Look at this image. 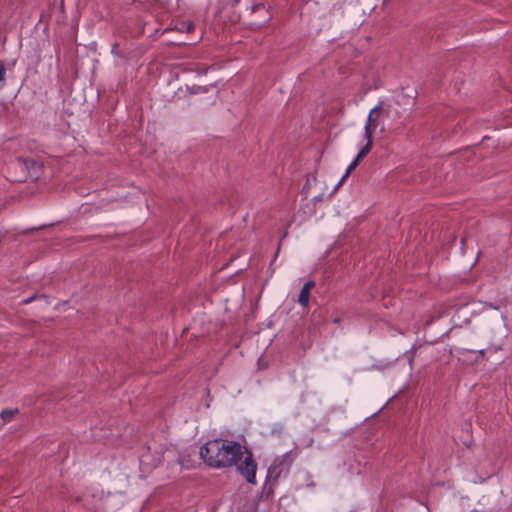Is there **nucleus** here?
<instances>
[{"mask_svg":"<svg viewBox=\"0 0 512 512\" xmlns=\"http://www.w3.org/2000/svg\"><path fill=\"white\" fill-rule=\"evenodd\" d=\"M200 457L212 468L236 466L247 482L255 483L257 464L252 453L239 442L222 438L210 440L200 448Z\"/></svg>","mask_w":512,"mask_h":512,"instance_id":"1","label":"nucleus"},{"mask_svg":"<svg viewBox=\"0 0 512 512\" xmlns=\"http://www.w3.org/2000/svg\"><path fill=\"white\" fill-rule=\"evenodd\" d=\"M382 115H388L387 111L382 109L381 104L375 106L369 113L365 127L364 136L373 135V131L377 128L379 119Z\"/></svg>","mask_w":512,"mask_h":512,"instance_id":"2","label":"nucleus"},{"mask_svg":"<svg viewBox=\"0 0 512 512\" xmlns=\"http://www.w3.org/2000/svg\"><path fill=\"white\" fill-rule=\"evenodd\" d=\"M250 14L253 16L257 14L256 17H253L250 20V25L260 27L263 24L267 23L271 19V15L266 9L265 5L262 3L253 4L250 8Z\"/></svg>","mask_w":512,"mask_h":512,"instance_id":"3","label":"nucleus"},{"mask_svg":"<svg viewBox=\"0 0 512 512\" xmlns=\"http://www.w3.org/2000/svg\"><path fill=\"white\" fill-rule=\"evenodd\" d=\"M314 286H315V282L311 280V281L306 282L304 284V286L302 287L299 297H298V302L302 307L308 306L309 298H310V290Z\"/></svg>","mask_w":512,"mask_h":512,"instance_id":"4","label":"nucleus"},{"mask_svg":"<svg viewBox=\"0 0 512 512\" xmlns=\"http://www.w3.org/2000/svg\"><path fill=\"white\" fill-rule=\"evenodd\" d=\"M356 168V166L351 162L350 165L347 167L345 174L342 176V178L339 180V182L335 185L333 190L331 191L330 195L334 194L339 187L344 183L346 178L350 175V173Z\"/></svg>","mask_w":512,"mask_h":512,"instance_id":"5","label":"nucleus"},{"mask_svg":"<svg viewBox=\"0 0 512 512\" xmlns=\"http://www.w3.org/2000/svg\"><path fill=\"white\" fill-rule=\"evenodd\" d=\"M19 410L17 408L15 409H4L0 413V417L4 422H10L16 414H18Z\"/></svg>","mask_w":512,"mask_h":512,"instance_id":"6","label":"nucleus"},{"mask_svg":"<svg viewBox=\"0 0 512 512\" xmlns=\"http://www.w3.org/2000/svg\"><path fill=\"white\" fill-rule=\"evenodd\" d=\"M367 143L366 145L358 152L357 156L358 159H363L371 150L372 148V136H365Z\"/></svg>","mask_w":512,"mask_h":512,"instance_id":"7","label":"nucleus"},{"mask_svg":"<svg viewBox=\"0 0 512 512\" xmlns=\"http://www.w3.org/2000/svg\"><path fill=\"white\" fill-rule=\"evenodd\" d=\"M367 143L366 145L358 152L357 156L358 159H363L371 150L372 148V136H365Z\"/></svg>","mask_w":512,"mask_h":512,"instance_id":"8","label":"nucleus"},{"mask_svg":"<svg viewBox=\"0 0 512 512\" xmlns=\"http://www.w3.org/2000/svg\"><path fill=\"white\" fill-rule=\"evenodd\" d=\"M316 184H318V180L316 177H312L306 181L302 189V192L305 194L306 197L310 195L313 186Z\"/></svg>","mask_w":512,"mask_h":512,"instance_id":"9","label":"nucleus"},{"mask_svg":"<svg viewBox=\"0 0 512 512\" xmlns=\"http://www.w3.org/2000/svg\"><path fill=\"white\" fill-rule=\"evenodd\" d=\"M292 462V455L291 453H286L282 457H279L274 460V463H291Z\"/></svg>","mask_w":512,"mask_h":512,"instance_id":"10","label":"nucleus"},{"mask_svg":"<svg viewBox=\"0 0 512 512\" xmlns=\"http://www.w3.org/2000/svg\"><path fill=\"white\" fill-rule=\"evenodd\" d=\"M23 163L28 167V164H31V167L35 170V173L41 170L42 165L33 160H24Z\"/></svg>","mask_w":512,"mask_h":512,"instance_id":"11","label":"nucleus"},{"mask_svg":"<svg viewBox=\"0 0 512 512\" xmlns=\"http://www.w3.org/2000/svg\"><path fill=\"white\" fill-rule=\"evenodd\" d=\"M5 82V68L4 65L0 62V87L4 85Z\"/></svg>","mask_w":512,"mask_h":512,"instance_id":"12","label":"nucleus"},{"mask_svg":"<svg viewBox=\"0 0 512 512\" xmlns=\"http://www.w3.org/2000/svg\"><path fill=\"white\" fill-rule=\"evenodd\" d=\"M324 198V193H319L318 195H315L313 198H312V202L316 205L317 203L321 202Z\"/></svg>","mask_w":512,"mask_h":512,"instance_id":"13","label":"nucleus"},{"mask_svg":"<svg viewBox=\"0 0 512 512\" xmlns=\"http://www.w3.org/2000/svg\"><path fill=\"white\" fill-rule=\"evenodd\" d=\"M199 92H207V88L201 87V86H196V87H193V89L191 90L192 94L199 93Z\"/></svg>","mask_w":512,"mask_h":512,"instance_id":"14","label":"nucleus"},{"mask_svg":"<svg viewBox=\"0 0 512 512\" xmlns=\"http://www.w3.org/2000/svg\"><path fill=\"white\" fill-rule=\"evenodd\" d=\"M464 352H475L477 354H479L480 356L484 357L485 354H486V350L485 349H480L478 351H473V350H467V349H463Z\"/></svg>","mask_w":512,"mask_h":512,"instance_id":"15","label":"nucleus"},{"mask_svg":"<svg viewBox=\"0 0 512 512\" xmlns=\"http://www.w3.org/2000/svg\"><path fill=\"white\" fill-rule=\"evenodd\" d=\"M185 25H186V30H187L188 32H190V31H192V30L194 29V25H193V23H192V22H189V23H187V24L185 23Z\"/></svg>","mask_w":512,"mask_h":512,"instance_id":"16","label":"nucleus"},{"mask_svg":"<svg viewBox=\"0 0 512 512\" xmlns=\"http://www.w3.org/2000/svg\"><path fill=\"white\" fill-rule=\"evenodd\" d=\"M36 297L37 296L34 295V296L30 297V298H27V299L23 300L22 303L23 304H28V303L32 302Z\"/></svg>","mask_w":512,"mask_h":512,"instance_id":"17","label":"nucleus"},{"mask_svg":"<svg viewBox=\"0 0 512 512\" xmlns=\"http://www.w3.org/2000/svg\"><path fill=\"white\" fill-rule=\"evenodd\" d=\"M361 159H358V156H356V158L352 161V163L357 167L358 163L360 162Z\"/></svg>","mask_w":512,"mask_h":512,"instance_id":"18","label":"nucleus"},{"mask_svg":"<svg viewBox=\"0 0 512 512\" xmlns=\"http://www.w3.org/2000/svg\"><path fill=\"white\" fill-rule=\"evenodd\" d=\"M333 322L335 324H339L341 322V319L339 317H336V318L333 319Z\"/></svg>","mask_w":512,"mask_h":512,"instance_id":"19","label":"nucleus"},{"mask_svg":"<svg viewBox=\"0 0 512 512\" xmlns=\"http://www.w3.org/2000/svg\"><path fill=\"white\" fill-rule=\"evenodd\" d=\"M240 2V0H233V3L237 5Z\"/></svg>","mask_w":512,"mask_h":512,"instance_id":"20","label":"nucleus"}]
</instances>
